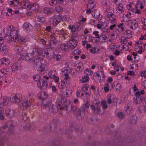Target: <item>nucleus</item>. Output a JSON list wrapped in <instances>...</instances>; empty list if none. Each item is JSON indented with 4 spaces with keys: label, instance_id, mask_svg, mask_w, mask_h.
Here are the masks:
<instances>
[{
    "label": "nucleus",
    "instance_id": "63",
    "mask_svg": "<svg viewBox=\"0 0 146 146\" xmlns=\"http://www.w3.org/2000/svg\"><path fill=\"white\" fill-rule=\"evenodd\" d=\"M133 15L134 13H132L129 11H128L127 12V14L125 16L127 18H129L130 17H131L133 16Z\"/></svg>",
    "mask_w": 146,
    "mask_h": 146
},
{
    "label": "nucleus",
    "instance_id": "17",
    "mask_svg": "<svg viewBox=\"0 0 146 146\" xmlns=\"http://www.w3.org/2000/svg\"><path fill=\"white\" fill-rule=\"evenodd\" d=\"M135 95L136 97L133 101V103L135 105H137L139 104L142 102L143 98L142 96H140L139 92H136Z\"/></svg>",
    "mask_w": 146,
    "mask_h": 146
},
{
    "label": "nucleus",
    "instance_id": "59",
    "mask_svg": "<svg viewBox=\"0 0 146 146\" xmlns=\"http://www.w3.org/2000/svg\"><path fill=\"white\" fill-rule=\"evenodd\" d=\"M55 10L57 12H61L63 11V8L60 6H57L55 8Z\"/></svg>",
    "mask_w": 146,
    "mask_h": 146
},
{
    "label": "nucleus",
    "instance_id": "29",
    "mask_svg": "<svg viewBox=\"0 0 146 146\" xmlns=\"http://www.w3.org/2000/svg\"><path fill=\"white\" fill-rule=\"evenodd\" d=\"M116 10L119 13H121L124 11V7L121 4H119L117 6Z\"/></svg>",
    "mask_w": 146,
    "mask_h": 146
},
{
    "label": "nucleus",
    "instance_id": "18",
    "mask_svg": "<svg viewBox=\"0 0 146 146\" xmlns=\"http://www.w3.org/2000/svg\"><path fill=\"white\" fill-rule=\"evenodd\" d=\"M15 49L17 52V57L19 59L22 58V55L24 53L22 47L17 45L15 47Z\"/></svg>",
    "mask_w": 146,
    "mask_h": 146
},
{
    "label": "nucleus",
    "instance_id": "20",
    "mask_svg": "<svg viewBox=\"0 0 146 146\" xmlns=\"http://www.w3.org/2000/svg\"><path fill=\"white\" fill-rule=\"evenodd\" d=\"M38 70L40 73H45L47 70V66L45 64L41 63L38 67Z\"/></svg>",
    "mask_w": 146,
    "mask_h": 146
},
{
    "label": "nucleus",
    "instance_id": "3",
    "mask_svg": "<svg viewBox=\"0 0 146 146\" xmlns=\"http://www.w3.org/2000/svg\"><path fill=\"white\" fill-rule=\"evenodd\" d=\"M42 106L44 109H46L48 107L49 111L51 113H56L58 110V107L57 106H54L49 102H48L46 104H42Z\"/></svg>",
    "mask_w": 146,
    "mask_h": 146
},
{
    "label": "nucleus",
    "instance_id": "60",
    "mask_svg": "<svg viewBox=\"0 0 146 146\" xmlns=\"http://www.w3.org/2000/svg\"><path fill=\"white\" fill-rule=\"evenodd\" d=\"M5 29L3 27H0V35L3 36L4 35H5L6 33H5Z\"/></svg>",
    "mask_w": 146,
    "mask_h": 146
},
{
    "label": "nucleus",
    "instance_id": "48",
    "mask_svg": "<svg viewBox=\"0 0 146 146\" xmlns=\"http://www.w3.org/2000/svg\"><path fill=\"white\" fill-rule=\"evenodd\" d=\"M89 88V86L88 84H85L83 85L81 87L82 90L84 92H86L88 90Z\"/></svg>",
    "mask_w": 146,
    "mask_h": 146
},
{
    "label": "nucleus",
    "instance_id": "6",
    "mask_svg": "<svg viewBox=\"0 0 146 146\" xmlns=\"http://www.w3.org/2000/svg\"><path fill=\"white\" fill-rule=\"evenodd\" d=\"M38 88L40 90H45L48 87V84L47 81L42 79L38 82L37 83Z\"/></svg>",
    "mask_w": 146,
    "mask_h": 146
},
{
    "label": "nucleus",
    "instance_id": "42",
    "mask_svg": "<svg viewBox=\"0 0 146 146\" xmlns=\"http://www.w3.org/2000/svg\"><path fill=\"white\" fill-rule=\"evenodd\" d=\"M32 5H33L32 6L33 10H34L35 12H37L39 11V4L37 3H32Z\"/></svg>",
    "mask_w": 146,
    "mask_h": 146
},
{
    "label": "nucleus",
    "instance_id": "54",
    "mask_svg": "<svg viewBox=\"0 0 146 146\" xmlns=\"http://www.w3.org/2000/svg\"><path fill=\"white\" fill-rule=\"evenodd\" d=\"M86 75H92L93 73L90 69H86L84 71Z\"/></svg>",
    "mask_w": 146,
    "mask_h": 146
},
{
    "label": "nucleus",
    "instance_id": "53",
    "mask_svg": "<svg viewBox=\"0 0 146 146\" xmlns=\"http://www.w3.org/2000/svg\"><path fill=\"white\" fill-rule=\"evenodd\" d=\"M139 109V111L140 113H141L143 111L146 112V105L140 107Z\"/></svg>",
    "mask_w": 146,
    "mask_h": 146
},
{
    "label": "nucleus",
    "instance_id": "46",
    "mask_svg": "<svg viewBox=\"0 0 146 146\" xmlns=\"http://www.w3.org/2000/svg\"><path fill=\"white\" fill-rule=\"evenodd\" d=\"M65 93L66 97L69 96L72 93L71 89L70 88L66 87L65 90Z\"/></svg>",
    "mask_w": 146,
    "mask_h": 146
},
{
    "label": "nucleus",
    "instance_id": "19",
    "mask_svg": "<svg viewBox=\"0 0 146 146\" xmlns=\"http://www.w3.org/2000/svg\"><path fill=\"white\" fill-rule=\"evenodd\" d=\"M112 10V11L110 12V23L116 24L117 23L116 16L114 15V12L113 9H110V11Z\"/></svg>",
    "mask_w": 146,
    "mask_h": 146
},
{
    "label": "nucleus",
    "instance_id": "9",
    "mask_svg": "<svg viewBox=\"0 0 146 146\" xmlns=\"http://www.w3.org/2000/svg\"><path fill=\"white\" fill-rule=\"evenodd\" d=\"M135 7V8H139L144 11H146V5L142 0H137V1Z\"/></svg>",
    "mask_w": 146,
    "mask_h": 146
},
{
    "label": "nucleus",
    "instance_id": "47",
    "mask_svg": "<svg viewBox=\"0 0 146 146\" xmlns=\"http://www.w3.org/2000/svg\"><path fill=\"white\" fill-rule=\"evenodd\" d=\"M117 48V47L114 43H111V44H110V50L111 51V52L113 51H114Z\"/></svg>",
    "mask_w": 146,
    "mask_h": 146
},
{
    "label": "nucleus",
    "instance_id": "24",
    "mask_svg": "<svg viewBox=\"0 0 146 146\" xmlns=\"http://www.w3.org/2000/svg\"><path fill=\"white\" fill-rule=\"evenodd\" d=\"M90 108L93 111L96 113L99 114L101 113V110L100 107L98 106L96 107L94 105H91Z\"/></svg>",
    "mask_w": 146,
    "mask_h": 146
},
{
    "label": "nucleus",
    "instance_id": "50",
    "mask_svg": "<svg viewBox=\"0 0 146 146\" xmlns=\"http://www.w3.org/2000/svg\"><path fill=\"white\" fill-rule=\"evenodd\" d=\"M33 79L35 81H37V82L42 79H41L40 76L38 74H36L33 76Z\"/></svg>",
    "mask_w": 146,
    "mask_h": 146
},
{
    "label": "nucleus",
    "instance_id": "10",
    "mask_svg": "<svg viewBox=\"0 0 146 146\" xmlns=\"http://www.w3.org/2000/svg\"><path fill=\"white\" fill-rule=\"evenodd\" d=\"M21 7L24 9H27L29 10L31 9L33 5L30 3L28 0H23L21 2Z\"/></svg>",
    "mask_w": 146,
    "mask_h": 146
},
{
    "label": "nucleus",
    "instance_id": "37",
    "mask_svg": "<svg viewBox=\"0 0 146 146\" xmlns=\"http://www.w3.org/2000/svg\"><path fill=\"white\" fill-rule=\"evenodd\" d=\"M100 50V49L97 47L96 46L92 47V48L89 49V51L91 53L93 54H95L98 52Z\"/></svg>",
    "mask_w": 146,
    "mask_h": 146
},
{
    "label": "nucleus",
    "instance_id": "12",
    "mask_svg": "<svg viewBox=\"0 0 146 146\" xmlns=\"http://www.w3.org/2000/svg\"><path fill=\"white\" fill-rule=\"evenodd\" d=\"M96 27L98 29H101L103 31L108 32L109 27L107 25V24L105 22H99L97 25Z\"/></svg>",
    "mask_w": 146,
    "mask_h": 146
},
{
    "label": "nucleus",
    "instance_id": "43",
    "mask_svg": "<svg viewBox=\"0 0 146 146\" xmlns=\"http://www.w3.org/2000/svg\"><path fill=\"white\" fill-rule=\"evenodd\" d=\"M9 102L8 98L6 96H4L1 104L3 105H7Z\"/></svg>",
    "mask_w": 146,
    "mask_h": 146
},
{
    "label": "nucleus",
    "instance_id": "13",
    "mask_svg": "<svg viewBox=\"0 0 146 146\" xmlns=\"http://www.w3.org/2000/svg\"><path fill=\"white\" fill-rule=\"evenodd\" d=\"M143 43L142 41L140 40L137 41L135 44V48L136 49H139L137 51L139 54L142 53L143 50H144V49L142 46Z\"/></svg>",
    "mask_w": 146,
    "mask_h": 146
},
{
    "label": "nucleus",
    "instance_id": "22",
    "mask_svg": "<svg viewBox=\"0 0 146 146\" xmlns=\"http://www.w3.org/2000/svg\"><path fill=\"white\" fill-rule=\"evenodd\" d=\"M62 16L58 15L55 17L53 21V24L54 26H56L62 20Z\"/></svg>",
    "mask_w": 146,
    "mask_h": 146
},
{
    "label": "nucleus",
    "instance_id": "61",
    "mask_svg": "<svg viewBox=\"0 0 146 146\" xmlns=\"http://www.w3.org/2000/svg\"><path fill=\"white\" fill-rule=\"evenodd\" d=\"M109 84L108 83H106L105 84V86L104 88V90L105 93L108 92L109 91Z\"/></svg>",
    "mask_w": 146,
    "mask_h": 146
},
{
    "label": "nucleus",
    "instance_id": "36",
    "mask_svg": "<svg viewBox=\"0 0 146 146\" xmlns=\"http://www.w3.org/2000/svg\"><path fill=\"white\" fill-rule=\"evenodd\" d=\"M9 73V70L7 69H3L0 70V79L3 78V75L4 74H7Z\"/></svg>",
    "mask_w": 146,
    "mask_h": 146
},
{
    "label": "nucleus",
    "instance_id": "58",
    "mask_svg": "<svg viewBox=\"0 0 146 146\" xmlns=\"http://www.w3.org/2000/svg\"><path fill=\"white\" fill-rule=\"evenodd\" d=\"M69 77L68 74L67 73H65L64 75V77L63 79L64 81L66 82V83H67L68 82H69L68 80Z\"/></svg>",
    "mask_w": 146,
    "mask_h": 146
},
{
    "label": "nucleus",
    "instance_id": "55",
    "mask_svg": "<svg viewBox=\"0 0 146 146\" xmlns=\"http://www.w3.org/2000/svg\"><path fill=\"white\" fill-rule=\"evenodd\" d=\"M61 58V56L59 54H55L54 56L53 59L55 61H59Z\"/></svg>",
    "mask_w": 146,
    "mask_h": 146
},
{
    "label": "nucleus",
    "instance_id": "16",
    "mask_svg": "<svg viewBox=\"0 0 146 146\" xmlns=\"http://www.w3.org/2000/svg\"><path fill=\"white\" fill-rule=\"evenodd\" d=\"M37 96L40 100L43 101L47 98L48 94L46 92L41 91L38 93Z\"/></svg>",
    "mask_w": 146,
    "mask_h": 146
},
{
    "label": "nucleus",
    "instance_id": "39",
    "mask_svg": "<svg viewBox=\"0 0 146 146\" xmlns=\"http://www.w3.org/2000/svg\"><path fill=\"white\" fill-rule=\"evenodd\" d=\"M23 28L27 31H28L32 28L31 25L28 23H25L23 24Z\"/></svg>",
    "mask_w": 146,
    "mask_h": 146
},
{
    "label": "nucleus",
    "instance_id": "11",
    "mask_svg": "<svg viewBox=\"0 0 146 146\" xmlns=\"http://www.w3.org/2000/svg\"><path fill=\"white\" fill-rule=\"evenodd\" d=\"M56 36L54 33H51L49 37V40L50 42L49 43L48 45L51 48H53V44L54 45L57 43V40H56Z\"/></svg>",
    "mask_w": 146,
    "mask_h": 146
},
{
    "label": "nucleus",
    "instance_id": "40",
    "mask_svg": "<svg viewBox=\"0 0 146 146\" xmlns=\"http://www.w3.org/2000/svg\"><path fill=\"white\" fill-rule=\"evenodd\" d=\"M58 34L61 36H62L63 37L62 40H64L65 38V35H66V32L63 30H60L58 31Z\"/></svg>",
    "mask_w": 146,
    "mask_h": 146
},
{
    "label": "nucleus",
    "instance_id": "8",
    "mask_svg": "<svg viewBox=\"0 0 146 146\" xmlns=\"http://www.w3.org/2000/svg\"><path fill=\"white\" fill-rule=\"evenodd\" d=\"M22 99V96L20 94H13L10 97L11 101L13 103H19Z\"/></svg>",
    "mask_w": 146,
    "mask_h": 146
},
{
    "label": "nucleus",
    "instance_id": "33",
    "mask_svg": "<svg viewBox=\"0 0 146 146\" xmlns=\"http://www.w3.org/2000/svg\"><path fill=\"white\" fill-rule=\"evenodd\" d=\"M90 105V104L88 102H86L82 106L81 108L84 112L87 111H88Z\"/></svg>",
    "mask_w": 146,
    "mask_h": 146
},
{
    "label": "nucleus",
    "instance_id": "51",
    "mask_svg": "<svg viewBox=\"0 0 146 146\" xmlns=\"http://www.w3.org/2000/svg\"><path fill=\"white\" fill-rule=\"evenodd\" d=\"M3 64L7 66H8L10 63L9 59L4 57Z\"/></svg>",
    "mask_w": 146,
    "mask_h": 146
},
{
    "label": "nucleus",
    "instance_id": "26",
    "mask_svg": "<svg viewBox=\"0 0 146 146\" xmlns=\"http://www.w3.org/2000/svg\"><path fill=\"white\" fill-rule=\"evenodd\" d=\"M124 36L127 38H129L132 36V32L130 30H127L124 33Z\"/></svg>",
    "mask_w": 146,
    "mask_h": 146
},
{
    "label": "nucleus",
    "instance_id": "21",
    "mask_svg": "<svg viewBox=\"0 0 146 146\" xmlns=\"http://www.w3.org/2000/svg\"><path fill=\"white\" fill-rule=\"evenodd\" d=\"M112 88L115 90L117 92L120 91L121 89V85L117 82H115L111 86Z\"/></svg>",
    "mask_w": 146,
    "mask_h": 146
},
{
    "label": "nucleus",
    "instance_id": "56",
    "mask_svg": "<svg viewBox=\"0 0 146 146\" xmlns=\"http://www.w3.org/2000/svg\"><path fill=\"white\" fill-rule=\"evenodd\" d=\"M131 110V108L130 106L127 105L126 106H125V110L127 114H129L130 113Z\"/></svg>",
    "mask_w": 146,
    "mask_h": 146
},
{
    "label": "nucleus",
    "instance_id": "23",
    "mask_svg": "<svg viewBox=\"0 0 146 146\" xmlns=\"http://www.w3.org/2000/svg\"><path fill=\"white\" fill-rule=\"evenodd\" d=\"M13 71L15 72L20 70L21 68L20 64L17 62L14 63L11 67Z\"/></svg>",
    "mask_w": 146,
    "mask_h": 146
},
{
    "label": "nucleus",
    "instance_id": "5",
    "mask_svg": "<svg viewBox=\"0 0 146 146\" xmlns=\"http://www.w3.org/2000/svg\"><path fill=\"white\" fill-rule=\"evenodd\" d=\"M104 71L102 70L96 72V76L94 78V80L96 82H101L104 80Z\"/></svg>",
    "mask_w": 146,
    "mask_h": 146
},
{
    "label": "nucleus",
    "instance_id": "30",
    "mask_svg": "<svg viewBox=\"0 0 146 146\" xmlns=\"http://www.w3.org/2000/svg\"><path fill=\"white\" fill-rule=\"evenodd\" d=\"M110 104H112V105H115L117 104V99L114 96H110Z\"/></svg>",
    "mask_w": 146,
    "mask_h": 146
},
{
    "label": "nucleus",
    "instance_id": "57",
    "mask_svg": "<svg viewBox=\"0 0 146 146\" xmlns=\"http://www.w3.org/2000/svg\"><path fill=\"white\" fill-rule=\"evenodd\" d=\"M101 104L103 106V109H106L107 108V102L104 100H102L101 101Z\"/></svg>",
    "mask_w": 146,
    "mask_h": 146
},
{
    "label": "nucleus",
    "instance_id": "35",
    "mask_svg": "<svg viewBox=\"0 0 146 146\" xmlns=\"http://www.w3.org/2000/svg\"><path fill=\"white\" fill-rule=\"evenodd\" d=\"M73 53L75 55L74 57V59L76 60H78L79 58L78 55L80 53V51L79 50H76L73 51Z\"/></svg>",
    "mask_w": 146,
    "mask_h": 146
},
{
    "label": "nucleus",
    "instance_id": "41",
    "mask_svg": "<svg viewBox=\"0 0 146 146\" xmlns=\"http://www.w3.org/2000/svg\"><path fill=\"white\" fill-rule=\"evenodd\" d=\"M89 77L88 75H84L82 76V79L80 80L81 82L82 83H85L89 81Z\"/></svg>",
    "mask_w": 146,
    "mask_h": 146
},
{
    "label": "nucleus",
    "instance_id": "2",
    "mask_svg": "<svg viewBox=\"0 0 146 146\" xmlns=\"http://www.w3.org/2000/svg\"><path fill=\"white\" fill-rule=\"evenodd\" d=\"M7 30L5 35H8L9 33V35L6 36L7 42L9 43L11 41H13L15 42H17L19 40L18 32L15 29L14 27L12 26H10L8 27Z\"/></svg>",
    "mask_w": 146,
    "mask_h": 146
},
{
    "label": "nucleus",
    "instance_id": "7",
    "mask_svg": "<svg viewBox=\"0 0 146 146\" xmlns=\"http://www.w3.org/2000/svg\"><path fill=\"white\" fill-rule=\"evenodd\" d=\"M77 41L73 38H71L67 42L68 50H71L77 46Z\"/></svg>",
    "mask_w": 146,
    "mask_h": 146
},
{
    "label": "nucleus",
    "instance_id": "49",
    "mask_svg": "<svg viewBox=\"0 0 146 146\" xmlns=\"http://www.w3.org/2000/svg\"><path fill=\"white\" fill-rule=\"evenodd\" d=\"M130 23L131 24V25L129 26V27L131 29H135L138 26L137 23H136L131 22Z\"/></svg>",
    "mask_w": 146,
    "mask_h": 146
},
{
    "label": "nucleus",
    "instance_id": "62",
    "mask_svg": "<svg viewBox=\"0 0 146 146\" xmlns=\"http://www.w3.org/2000/svg\"><path fill=\"white\" fill-rule=\"evenodd\" d=\"M104 15L106 16L108 18L110 17L109 9H107L104 12Z\"/></svg>",
    "mask_w": 146,
    "mask_h": 146
},
{
    "label": "nucleus",
    "instance_id": "44",
    "mask_svg": "<svg viewBox=\"0 0 146 146\" xmlns=\"http://www.w3.org/2000/svg\"><path fill=\"white\" fill-rule=\"evenodd\" d=\"M66 82L63 80L61 81V82L60 83L58 86L59 88L63 89L66 86Z\"/></svg>",
    "mask_w": 146,
    "mask_h": 146
},
{
    "label": "nucleus",
    "instance_id": "14",
    "mask_svg": "<svg viewBox=\"0 0 146 146\" xmlns=\"http://www.w3.org/2000/svg\"><path fill=\"white\" fill-rule=\"evenodd\" d=\"M22 60L30 62H34L35 58L33 57L32 54L31 53H28L25 54L24 55H22Z\"/></svg>",
    "mask_w": 146,
    "mask_h": 146
},
{
    "label": "nucleus",
    "instance_id": "32",
    "mask_svg": "<svg viewBox=\"0 0 146 146\" xmlns=\"http://www.w3.org/2000/svg\"><path fill=\"white\" fill-rule=\"evenodd\" d=\"M59 49L64 52H66L68 51V48L67 46V44L66 45L65 44H61L60 45Z\"/></svg>",
    "mask_w": 146,
    "mask_h": 146
},
{
    "label": "nucleus",
    "instance_id": "25",
    "mask_svg": "<svg viewBox=\"0 0 146 146\" xmlns=\"http://www.w3.org/2000/svg\"><path fill=\"white\" fill-rule=\"evenodd\" d=\"M8 50L7 46L5 45L0 46V51L2 54H7L8 52Z\"/></svg>",
    "mask_w": 146,
    "mask_h": 146
},
{
    "label": "nucleus",
    "instance_id": "34",
    "mask_svg": "<svg viewBox=\"0 0 146 146\" xmlns=\"http://www.w3.org/2000/svg\"><path fill=\"white\" fill-rule=\"evenodd\" d=\"M92 14L94 17L97 19L100 18V11L97 10H95L94 11H93Z\"/></svg>",
    "mask_w": 146,
    "mask_h": 146
},
{
    "label": "nucleus",
    "instance_id": "28",
    "mask_svg": "<svg viewBox=\"0 0 146 146\" xmlns=\"http://www.w3.org/2000/svg\"><path fill=\"white\" fill-rule=\"evenodd\" d=\"M137 116L135 115L132 116L130 119L129 123L132 125L135 124L137 123Z\"/></svg>",
    "mask_w": 146,
    "mask_h": 146
},
{
    "label": "nucleus",
    "instance_id": "52",
    "mask_svg": "<svg viewBox=\"0 0 146 146\" xmlns=\"http://www.w3.org/2000/svg\"><path fill=\"white\" fill-rule=\"evenodd\" d=\"M68 28L70 30V32L72 33H74L76 30L75 27L74 25H68Z\"/></svg>",
    "mask_w": 146,
    "mask_h": 146
},
{
    "label": "nucleus",
    "instance_id": "38",
    "mask_svg": "<svg viewBox=\"0 0 146 146\" xmlns=\"http://www.w3.org/2000/svg\"><path fill=\"white\" fill-rule=\"evenodd\" d=\"M43 11L44 13L46 15H49L52 13L51 9L48 7H44L43 9Z\"/></svg>",
    "mask_w": 146,
    "mask_h": 146
},
{
    "label": "nucleus",
    "instance_id": "27",
    "mask_svg": "<svg viewBox=\"0 0 146 146\" xmlns=\"http://www.w3.org/2000/svg\"><path fill=\"white\" fill-rule=\"evenodd\" d=\"M96 2L95 0H88L87 8L92 9L96 5Z\"/></svg>",
    "mask_w": 146,
    "mask_h": 146
},
{
    "label": "nucleus",
    "instance_id": "64",
    "mask_svg": "<svg viewBox=\"0 0 146 146\" xmlns=\"http://www.w3.org/2000/svg\"><path fill=\"white\" fill-rule=\"evenodd\" d=\"M20 40L21 44H23L27 41V39L25 37H20Z\"/></svg>",
    "mask_w": 146,
    "mask_h": 146
},
{
    "label": "nucleus",
    "instance_id": "31",
    "mask_svg": "<svg viewBox=\"0 0 146 146\" xmlns=\"http://www.w3.org/2000/svg\"><path fill=\"white\" fill-rule=\"evenodd\" d=\"M5 113L6 116H10L11 117L13 116L15 114L13 110L9 109H7L5 111Z\"/></svg>",
    "mask_w": 146,
    "mask_h": 146
},
{
    "label": "nucleus",
    "instance_id": "4",
    "mask_svg": "<svg viewBox=\"0 0 146 146\" xmlns=\"http://www.w3.org/2000/svg\"><path fill=\"white\" fill-rule=\"evenodd\" d=\"M31 50L33 53L36 52L37 54V58L38 60L41 61L42 60L43 57V51L40 47L36 46L34 48H31Z\"/></svg>",
    "mask_w": 146,
    "mask_h": 146
},
{
    "label": "nucleus",
    "instance_id": "1",
    "mask_svg": "<svg viewBox=\"0 0 146 146\" xmlns=\"http://www.w3.org/2000/svg\"><path fill=\"white\" fill-rule=\"evenodd\" d=\"M7 30L5 35H8L9 33V35L6 36L7 42L9 43L11 41H13L15 42H17L19 40L18 32L15 29L14 27L12 26H10L8 27Z\"/></svg>",
    "mask_w": 146,
    "mask_h": 146
},
{
    "label": "nucleus",
    "instance_id": "45",
    "mask_svg": "<svg viewBox=\"0 0 146 146\" xmlns=\"http://www.w3.org/2000/svg\"><path fill=\"white\" fill-rule=\"evenodd\" d=\"M75 69L76 71L80 72L83 70V68L79 64H77L75 67Z\"/></svg>",
    "mask_w": 146,
    "mask_h": 146
},
{
    "label": "nucleus",
    "instance_id": "15",
    "mask_svg": "<svg viewBox=\"0 0 146 146\" xmlns=\"http://www.w3.org/2000/svg\"><path fill=\"white\" fill-rule=\"evenodd\" d=\"M31 103L30 101L26 100L24 101L20 105V107L23 110H26L31 106Z\"/></svg>",
    "mask_w": 146,
    "mask_h": 146
}]
</instances>
